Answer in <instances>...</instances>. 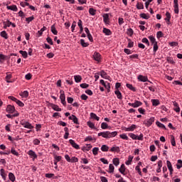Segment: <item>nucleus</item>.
<instances>
[{
	"label": "nucleus",
	"mask_w": 182,
	"mask_h": 182,
	"mask_svg": "<svg viewBox=\"0 0 182 182\" xmlns=\"http://www.w3.org/2000/svg\"><path fill=\"white\" fill-rule=\"evenodd\" d=\"M166 166L168 167V170H169L170 175L171 176L173 174V171H174V169H173V165H171V162H170V161H166Z\"/></svg>",
	"instance_id": "14"
},
{
	"label": "nucleus",
	"mask_w": 182,
	"mask_h": 182,
	"mask_svg": "<svg viewBox=\"0 0 182 182\" xmlns=\"http://www.w3.org/2000/svg\"><path fill=\"white\" fill-rule=\"evenodd\" d=\"M105 87V89H107V93H109V92H110V82H107Z\"/></svg>",
	"instance_id": "64"
},
{
	"label": "nucleus",
	"mask_w": 182,
	"mask_h": 182,
	"mask_svg": "<svg viewBox=\"0 0 182 182\" xmlns=\"http://www.w3.org/2000/svg\"><path fill=\"white\" fill-rule=\"evenodd\" d=\"M10 151H11V154H13L14 156H16V157H19V152L17 151L16 150H15V148L11 147Z\"/></svg>",
	"instance_id": "25"
},
{
	"label": "nucleus",
	"mask_w": 182,
	"mask_h": 182,
	"mask_svg": "<svg viewBox=\"0 0 182 182\" xmlns=\"http://www.w3.org/2000/svg\"><path fill=\"white\" fill-rule=\"evenodd\" d=\"M129 137L132 139V140H143L144 135L143 134H140L139 136L133 134V133H129Z\"/></svg>",
	"instance_id": "4"
},
{
	"label": "nucleus",
	"mask_w": 182,
	"mask_h": 182,
	"mask_svg": "<svg viewBox=\"0 0 182 182\" xmlns=\"http://www.w3.org/2000/svg\"><path fill=\"white\" fill-rule=\"evenodd\" d=\"M102 32L107 36H110V35H112V31H110V29L107 28H103Z\"/></svg>",
	"instance_id": "20"
},
{
	"label": "nucleus",
	"mask_w": 182,
	"mask_h": 182,
	"mask_svg": "<svg viewBox=\"0 0 182 182\" xmlns=\"http://www.w3.org/2000/svg\"><path fill=\"white\" fill-rule=\"evenodd\" d=\"M9 178L11 182H15L16 178L15 175L13 173L10 172L9 173Z\"/></svg>",
	"instance_id": "31"
},
{
	"label": "nucleus",
	"mask_w": 182,
	"mask_h": 182,
	"mask_svg": "<svg viewBox=\"0 0 182 182\" xmlns=\"http://www.w3.org/2000/svg\"><path fill=\"white\" fill-rule=\"evenodd\" d=\"M128 46L127 48H133L134 46V42L132 41L131 39H128Z\"/></svg>",
	"instance_id": "56"
},
{
	"label": "nucleus",
	"mask_w": 182,
	"mask_h": 182,
	"mask_svg": "<svg viewBox=\"0 0 182 182\" xmlns=\"http://www.w3.org/2000/svg\"><path fill=\"white\" fill-rule=\"evenodd\" d=\"M69 143H70V144H71L72 147H73L76 150H79L80 149V146H79V144H76V142H75V140L70 139Z\"/></svg>",
	"instance_id": "9"
},
{
	"label": "nucleus",
	"mask_w": 182,
	"mask_h": 182,
	"mask_svg": "<svg viewBox=\"0 0 182 182\" xmlns=\"http://www.w3.org/2000/svg\"><path fill=\"white\" fill-rule=\"evenodd\" d=\"M0 175L1 176L2 178H4V180L6 179V174H5V169L4 168H1L0 170Z\"/></svg>",
	"instance_id": "34"
},
{
	"label": "nucleus",
	"mask_w": 182,
	"mask_h": 182,
	"mask_svg": "<svg viewBox=\"0 0 182 182\" xmlns=\"http://www.w3.org/2000/svg\"><path fill=\"white\" fill-rule=\"evenodd\" d=\"M28 154L33 160H35V159H38V155H36V153H35V151H33V150L32 149L28 151Z\"/></svg>",
	"instance_id": "11"
},
{
	"label": "nucleus",
	"mask_w": 182,
	"mask_h": 182,
	"mask_svg": "<svg viewBox=\"0 0 182 182\" xmlns=\"http://www.w3.org/2000/svg\"><path fill=\"white\" fill-rule=\"evenodd\" d=\"M151 103L153 106H159V105H160V101H159V100H151Z\"/></svg>",
	"instance_id": "48"
},
{
	"label": "nucleus",
	"mask_w": 182,
	"mask_h": 182,
	"mask_svg": "<svg viewBox=\"0 0 182 182\" xmlns=\"http://www.w3.org/2000/svg\"><path fill=\"white\" fill-rule=\"evenodd\" d=\"M119 173H121V174L124 175V173L126 171V166H124V164H122L120 168H119Z\"/></svg>",
	"instance_id": "28"
},
{
	"label": "nucleus",
	"mask_w": 182,
	"mask_h": 182,
	"mask_svg": "<svg viewBox=\"0 0 182 182\" xmlns=\"http://www.w3.org/2000/svg\"><path fill=\"white\" fill-rule=\"evenodd\" d=\"M141 43H146V45H147V46H150V42H149V39H147L146 38H142Z\"/></svg>",
	"instance_id": "51"
},
{
	"label": "nucleus",
	"mask_w": 182,
	"mask_h": 182,
	"mask_svg": "<svg viewBox=\"0 0 182 182\" xmlns=\"http://www.w3.org/2000/svg\"><path fill=\"white\" fill-rule=\"evenodd\" d=\"M89 14H91L92 16H95V15H96V10H95L93 8H90L89 9Z\"/></svg>",
	"instance_id": "50"
},
{
	"label": "nucleus",
	"mask_w": 182,
	"mask_h": 182,
	"mask_svg": "<svg viewBox=\"0 0 182 182\" xmlns=\"http://www.w3.org/2000/svg\"><path fill=\"white\" fill-rule=\"evenodd\" d=\"M74 79L76 83H80L82 82V76L80 75H75Z\"/></svg>",
	"instance_id": "30"
},
{
	"label": "nucleus",
	"mask_w": 182,
	"mask_h": 182,
	"mask_svg": "<svg viewBox=\"0 0 182 182\" xmlns=\"http://www.w3.org/2000/svg\"><path fill=\"white\" fill-rule=\"evenodd\" d=\"M127 33L129 36H133V29L128 28L127 31Z\"/></svg>",
	"instance_id": "63"
},
{
	"label": "nucleus",
	"mask_w": 182,
	"mask_h": 182,
	"mask_svg": "<svg viewBox=\"0 0 182 182\" xmlns=\"http://www.w3.org/2000/svg\"><path fill=\"white\" fill-rule=\"evenodd\" d=\"M126 86H127V87H128V89L129 90H132V92H136V88L134 87H133V85H132V84H127Z\"/></svg>",
	"instance_id": "45"
},
{
	"label": "nucleus",
	"mask_w": 182,
	"mask_h": 182,
	"mask_svg": "<svg viewBox=\"0 0 182 182\" xmlns=\"http://www.w3.org/2000/svg\"><path fill=\"white\" fill-rule=\"evenodd\" d=\"M80 44L83 48H87L89 46V43H86L83 39L80 40Z\"/></svg>",
	"instance_id": "43"
},
{
	"label": "nucleus",
	"mask_w": 182,
	"mask_h": 182,
	"mask_svg": "<svg viewBox=\"0 0 182 182\" xmlns=\"http://www.w3.org/2000/svg\"><path fill=\"white\" fill-rule=\"evenodd\" d=\"M60 100H66V96L65 95V91H63V90H61L60 91Z\"/></svg>",
	"instance_id": "29"
},
{
	"label": "nucleus",
	"mask_w": 182,
	"mask_h": 182,
	"mask_svg": "<svg viewBox=\"0 0 182 182\" xmlns=\"http://www.w3.org/2000/svg\"><path fill=\"white\" fill-rule=\"evenodd\" d=\"M16 105H18V106H19L20 107H23V106H25V104H23V102H22L21 100H17V101L16 102Z\"/></svg>",
	"instance_id": "62"
},
{
	"label": "nucleus",
	"mask_w": 182,
	"mask_h": 182,
	"mask_svg": "<svg viewBox=\"0 0 182 182\" xmlns=\"http://www.w3.org/2000/svg\"><path fill=\"white\" fill-rule=\"evenodd\" d=\"M136 9H144V5H143V3L141 2H138L136 4Z\"/></svg>",
	"instance_id": "40"
},
{
	"label": "nucleus",
	"mask_w": 182,
	"mask_h": 182,
	"mask_svg": "<svg viewBox=\"0 0 182 182\" xmlns=\"http://www.w3.org/2000/svg\"><path fill=\"white\" fill-rule=\"evenodd\" d=\"M90 117L92 119H95V120H97V122H99V120H100V117H97V115H96V114L91 112L90 113Z\"/></svg>",
	"instance_id": "32"
},
{
	"label": "nucleus",
	"mask_w": 182,
	"mask_h": 182,
	"mask_svg": "<svg viewBox=\"0 0 182 182\" xmlns=\"http://www.w3.org/2000/svg\"><path fill=\"white\" fill-rule=\"evenodd\" d=\"M182 168V160L181 159H178L177 161V164H176V168L178 170H180V168Z\"/></svg>",
	"instance_id": "36"
},
{
	"label": "nucleus",
	"mask_w": 182,
	"mask_h": 182,
	"mask_svg": "<svg viewBox=\"0 0 182 182\" xmlns=\"http://www.w3.org/2000/svg\"><path fill=\"white\" fill-rule=\"evenodd\" d=\"M173 110L174 112H176V113H180V106L178 105V103L176 102H173Z\"/></svg>",
	"instance_id": "17"
},
{
	"label": "nucleus",
	"mask_w": 182,
	"mask_h": 182,
	"mask_svg": "<svg viewBox=\"0 0 182 182\" xmlns=\"http://www.w3.org/2000/svg\"><path fill=\"white\" fill-rule=\"evenodd\" d=\"M98 153H99L98 147H95L92 149V154H94V156H97Z\"/></svg>",
	"instance_id": "52"
},
{
	"label": "nucleus",
	"mask_w": 182,
	"mask_h": 182,
	"mask_svg": "<svg viewBox=\"0 0 182 182\" xmlns=\"http://www.w3.org/2000/svg\"><path fill=\"white\" fill-rule=\"evenodd\" d=\"M20 124H21V126H23V127H24L25 129H29L30 130H31V129H33L34 127L32 124L26 120H21L20 122Z\"/></svg>",
	"instance_id": "2"
},
{
	"label": "nucleus",
	"mask_w": 182,
	"mask_h": 182,
	"mask_svg": "<svg viewBox=\"0 0 182 182\" xmlns=\"http://www.w3.org/2000/svg\"><path fill=\"white\" fill-rule=\"evenodd\" d=\"M108 173H114V166H113V164H110L109 165Z\"/></svg>",
	"instance_id": "41"
},
{
	"label": "nucleus",
	"mask_w": 182,
	"mask_h": 182,
	"mask_svg": "<svg viewBox=\"0 0 182 182\" xmlns=\"http://www.w3.org/2000/svg\"><path fill=\"white\" fill-rule=\"evenodd\" d=\"M153 123H154V117H153L144 121V124H145L146 127H150Z\"/></svg>",
	"instance_id": "5"
},
{
	"label": "nucleus",
	"mask_w": 182,
	"mask_h": 182,
	"mask_svg": "<svg viewBox=\"0 0 182 182\" xmlns=\"http://www.w3.org/2000/svg\"><path fill=\"white\" fill-rule=\"evenodd\" d=\"M136 124H132L128 127H124L123 130L124 132H134L136 130Z\"/></svg>",
	"instance_id": "7"
},
{
	"label": "nucleus",
	"mask_w": 182,
	"mask_h": 182,
	"mask_svg": "<svg viewBox=\"0 0 182 182\" xmlns=\"http://www.w3.org/2000/svg\"><path fill=\"white\" fill-rule=\"evenodd\" d=\"M149 39L150 42L152 43V45L157 43V41H156V38H154V36H149Z\"/></svg>",
	"instance_id": "33"
},
{
	"label": "nucleus",
	"mask_w": 182,
	"mask_h": 182,
	"mask_svg": "<svg viewBox=\"0 0 182 182\" xmlns=\"http://www.w3.org/2000/svg\"><path fill=\"white\" fill-rule=\"evenodd\" d=\"M6 112L8 113H14L15 112V107L12 105H7L6 108Z\"/></svg>",
	"instance_id": "16"
},
{
	"label": "nucleus",
	"mask_w": 182,
	"mask_h": 182,
	"mask_svg": "<svg viewBox=\"0 0 182 182\" xmlns=\"http://www.w3.org/2000/svg\"><path fill=\"white\" fill-rule=\"evenodd\" d=\"M100 75L101 77H102L103 79H107V80H110V76L107 75V73L105 72V70L100 71Z\"/></svg>",
	"instance_id": "12"
},
{
	"label": "nucleus",
	"mask_w": 182,
	"mask_h": 182,
	"mask_svg": "<svg viewBox=\"0 0 182 182\" xmlns=\"http://www.w3.org/2000/svg\"><path fill=\"white\" fill-rule=\"evenodd\" d=\"M143 105V102L139 101V100H135L134 103L129 102L128 103V106H130L131 107H140Z\"/></svg>",
	"instance_id": "6"
},
{
	"label": "nucleus",
	"mask_w": 182,
	"mask_h": 182,
	"mask_svg": "<svg viewBox=\"0 0 182 182\" xmlns=\"http://www.w3.org/2000/svg\"><path fill=\"white\" fill-rule=\"evenodd\" d=\"M101 129H102V130H106V129H109V125L106 122H102L101 124Z\"/></svg>",
	"instance_id": "44"
},
{
	"label": "nucleus",
	"mask_w": 182,
	"mask_h": 182,
	"mask_svg": "<svg viewBox=\"0 0 182 182\" xmlns=\"http://www.w3.org/2000/svg\"><path fill=\"white\" fill-rule=\"evenodd\" d=\"M173 4L174 13L178 14V0H173Z\"/></svg>",
	"instance_id": "13"
},
{
	"label": "nucleus",
	"mask_w": 182,
	"mask_h": 182,
	"mask_svg": "<svg viewBox=\"0 0 182 182\" xmlns=\"http://www.w3.org/2000/svg\"><path fill=\"white\" fill-rule=\"evenodd\" d=\"M102 151H109V146L107 145H102L101 146Z\"/></svg>",
	"instance_id": "53"
},
{
	"label": "nucleus",
	"mask_w": 182,
	"mask_h": 182,
	"mask_svg": "<svg viewBox=\"0 0 182 182\" xmlns=\"http://www.w3.org/2000/svg\"><path fill=\"white\" fill-rule=\"evenodd\" d=\"M103 21L105 25H110V21L109 20V14H105L103 15Z\"/></svg>",
	"instance_id": "15"
},
{
	"label": "nucleus",
	"mask_w": 182,
	"mask_h": 182,
	"mask_svg": "<svg viewBox=\"0 0 182 182\" xmlns=\"http://www.w3.org/2000/svg\"><path fill=\"white\" fill-rule=\"evenodd\" d=\"M97 136L99 137H100V136H102V137H103L104 139H112V138L116 137V136H117V131H114L112 132H110L109 131L102 132L98 133Z\"/></svg>",
	"instance_id": "1"
},
{
	"label": "nucleus",
	"mask_w": 182,
	"mask_h": 182,
	"mask_svg": "<svg viewBox=\"0 0 182 182\" xmlns=\"http://www.w3.org/2000/svg\"><path fill=\"white\" fill-rule=\"evenodd\" d=\"M140 17L142 18V19H149V18H150V16H149V15L142 13L140 14Z\"/></svg>",
	"instance_id": "57"
},
{
	"label": "nucleus",
	"mask_w": 182,
	"mask_h": 182,
	"mask_svg": "<svg viewBox=\"0 0 182 182\" xmlns=\"http://www.w3.org/2000/svg\"><path fill=\"white\" fill-rule=\"evenodd\" d=\"M132 161H133V156H129L128 160L125 162V164H127V166H130V164H132Z\"/></svg>",
	"instance_id": "35"
},
{
	"label": "nucleus",
	"mask_w": 182,
	"mask_h": 182,
	"mask_svg": "<svg viewBox=\"0 0 182 182\" xmlns=\"http://www.w3.org/2000/svg\"><path fill=\"white\" fill-rule=\"evenodd\" d=\"M8 58V56L0 53V63H4V62H5V60H6V59Z\"/></svg>",
	"instance_id": "23"
},
{
	"label": "nucleus",
	"mask_w": 182,
	"mask_h": 182,
	"mask_svg": "<svg viewBox=\"0 0 182 182\" xmlns=\"http://www.w3.org/2000/svg\"><path fill=\"white\" fill-rule=\"evenodd\" d=\"M120 139H122L123 140H129V136H127V134H122L119 135Z\"/></svg>",
	"instance_id": "55"
},
{
	"label": "nucleus",
	"mask_w": 182,
	"mask_h": 182,
	"mask_svg": "<svg viewBox=\"0 0 182 182\" xmlns=\"http://www.w3.org/2000/svg\"><path fill=\"white\" fill-rule=\"evenodd\" d=\"M69 120H72L75 124H79V119L75 114H72L68 117Z\"/></svg>",
	"instance_id": "10"
},
{
	"label": "nucleus",
	"mask_w": 182,
	"mask_h": 182,
	"mask_svg": "<svg viewBox=\"0 0 182 182\" xmlns=\"http://www.w3.org/2000/svg\"><path fill=\"white\" fill-rule=\"evenodd\" d=\"M170 19H171V14H170V12L166 11L165 21H168Z\"/></svg>",
	"instance_id": "54"
},
{
	"label": "nucleus",
	"mask_w": 182,
	"mask_h": 182,
	"mask_svg": "<svg viewBox=\"0 0 182 182\" xmlns=\"http://www.w3.org/2000/svg\"><path fill=\"white\" fill-rule=\"evenodd\" d=\"M110 151H116L117 153H119V151H120V148L119 146H113L110 149Z\"/></svg>",
	"instance_id": "42"
},
{
	"label": "nucleus",
	"mask_w": 182,
	"mask_h": 182,
	"mask_svg": "<svg viewBox=\"0 0 182 182\" xmlns=\"http://www.w3.org/2000/svg\"><path fill=\"white\" fill-rule=\"evenodd\" d=\"M54 159H55L54 161H57V163H58V162L60 161V160H62V156L55 155Z\"/></svg>",
	"instance_id": "60"
},
{
	"label": "nucleus",
	"mask_w": 182,
	"mask_h": 182,
	"mask_svg": "<svg viewBox=\"0 0 182 182\" xmlns=\"http://www.w3.org/2000/svg\"><path fill=\"white\" fill-rule=\"evenodd\" d=\"M7 9H9L10 11H14V12L18 11V7H16V6L15 5L7 6Z\"/></svg>",
	"instance_id": "24"
},
{
	"label": "nucleus",
	"mask_w": 182,
	"mask_h": 182,
	"mask_svg": "<svg viewBox=\"0 0 182 182\" xmlns=\"http://www.w3.org/2000/svg\"><path fill=\"white\" fill-rule=\"evenodd\" d=\"M11 77H12V75L11 74H8L6 76V81L7 82V83H12V81H11Z\"/></svg>",
	"instance_id": "47"
},
{
	"label": "nucleus",
	"mask_w": 182,
	"mask_h": 182,
	"mask_svg": "<svg viewBox=\"0 0 182 182\" xmlns=\"http://www.w3.org/2000/svg\"><path fill=\"white\" fill-rule=\"evenodd\" d=\"M0 36H1V38H4V39H8V33L5 31L0 33Z\"/></svg>",
	"instance_id": "38"
},
{
	"label": "nucleus",
	"mask_w": 182,
	"mask_h": 182,
	"mask_svg": "<svg viewBox=\"0 0 182 182\" xmlns=\"http://www.w3.org/2000/svg\"><path fill=\"white\" fill-rule=\"evenodd\" d=\"M52 109L53 110H55V112H62V109L60 107H59V106H58L56 105H53L52 106Z\"/></svg>",
	"instance_id": "39"
},
{
	"label": "nucleus",
	"mask_w": 182,
	"mask_h": 182,
	"mask_svg": "<svg viewBox=\"0 0 182 182\" xmlns=\"http://www.w3.org/2000/svg\"><path fill=\"white\" fill-rule=\"evenodd\" d=\"M20 5L23 8H25V6H29V3H28L26 1H21V2H20Z\"/></svg>",
	"instance_id": "61"
},
{
	"label": "nucleus",
	"mask_w": 182,
	"mask_h": 182,
	"mask_svg": "<svg viewBox=\"0 0 182 182\" xmlns=\"http://www.w3.org/2000/svg\"><path fill=\"white\" fill-rule=\"evenodd\" d=\"M3 24H4V29H6V28H9V26H11V22L7 19L5 21H3Z\"/></svg>",
	"instance_id": "19"
},
{
	"label": "nucleus",
	"mask_w": 182,
	"mask_h": 182,
	"mask_svg": "<svg viewBox=\"0 0 182 182\" xmlns=\"http://www.w3.org/2000/svg\"><path fill=\"white\" fill-rule=\"evenodd\" d=\"M135 170L136 171H137V173H139V176H143V173H141V169H140L139 166H136L135 167Z\"/></svg>",
	"instance_id": "58"
},
{
	"label": "nucleus",
	"mask_w": 182,
	"mask_h": 182,
	"mask_svg": "<svg viewBox=\"0 0 182 182\" xmlns=\"http://www.w3.org/2000/svg\"><path fill=\"white\" fill-rule=\"evenodd\" d=\"M114 94L116 95L117 99L122 100L123 99V96L122 95V92H119V90L114 91Z\"/></svg>",
	"instance_id": "22"
},
{
	"label": "nucleus",
	"mask_w": 182,
	"mask_h": 182,
	"mask_svg": "<svg viewBox=\"0 0 182 182\" xmlns=\"http://www.w3.org/2000/svg\"><path fill=\"white\" fill-rule=\"evenodd\" d=\"M93 58L94 59L97 61V62H100V59H101V55L100 53H94L93 54Z\"/></svg>",
	"instance_id": "18"
},
{
	"label": "nucleus",
	"mask_w": 182,
	"mask_h": 182,
	"mask_svg": "<svg viewBox=\"0 0 182 182\" xmlns=\"http://www.w3.org/2000/svg\"><path fill=\"white\" fill-rule=\"evenodd\" d=\"M156 126H158V127H160L161 129H166V126H165L164 124H161V122L157 121V122H156Z\"/></svg>",
	"instance_id": "46"
},
{
	"label": "nucleus",
	"mask_w": 182,
	"mask_h": 182,
	"mask_svg": "<svg viewBox=\"0 0 182 182\" xmlns=\"http://www.w3.org/2000/svg\"><path fill=\"white\" fill-rule=\"evenodd\" d=\"M112 163L116 167H117V166L120 164V159H119V158H114L112 159Z\"/></svg>",
	"instance_id": "27"
},
{
	"label": "nucleus",
	"mask_w": 182,
	"mask_h": 182,
	"mask_svg": "<svg viewBox=\"0 0 182 182\" xmlns=\"http://www.w3.org/2000/svg\"><path fill=\"white\" fill-rule=\"evenodd\" d=\"M19 53H21V55H22V56H23V58H24V59H26V58H28V53L26 51L20 50Z\"/></svg>",
	"instance_id": "49"
},
{
	"label": "nucleus",
	"mask_w": 182,
	"mask_h": 182,
	"mask_svg": "<svg viewBox=\"0 0 182 182\" xmlns=\"http://www.w3.org/2000/svg\"><path fill=\"white\" fill-rule=\"evenodd\" d=\"M65 159L68 163H77V161H79V159H77V157L73 156L70 159V156H69L68 154L65 155Z\"/></svg>",
	"instance_id": "3"
},
{
	"label": "nucleus",
	"mask_w": 182,
	"mask_h": 182,
	"mask_svg": "<svg viewBox=\"0 0 182 182\" xmlns=\"http://www.w3.org/2000/svg\"><path fill=\"white\" fill-rule=\"evenodd\" d=\"M87 124L88 127H90V129H95V124H93V122H92L90 121H88L87 122Z\"/></svg>",
	"instance_id": "59"
},
{
	"label": "nucleus",
	"mask_w": 182,
	"mask_h": 182,
	"mask_svg": "<svg viewBox=\"0 0 182 182\" xmlns=\"http://www.w3.org/2000/svg\"><path fill=\"white\" fill-rule=\"evenodd\" d=\"M51 32L53 33V35H58V30H56V27L55 26V24L51 26Z\"/></svg>",
	"instance_id": "37"
},
{
	"label": "nucleus",
	"mask_w": 182,
	"mask_h": 182,
	"mask_svg": "<svg viewBox=\"0 0 182 182\" xmlns=\"http://www.w3.org/2000/svg\"><path fill=\"white\" fill-rule=\"evenodd\" d=\"M137 79L139 82H149L150 83H151V82H150V80H149V78L147 77V76H144L142 75H139L138 76Z\"/></svg>",
	"instance_id": "8"
},
{
	"label": "nucleus",
	"mask_w": 182,
	"mask_h": 182,
	"mask_svg": "<svg viewBox=\"0 0 182 182\" xmlns=\"http://www.w3.org/2000/svg\"><path fill=\"white\" fill-rule=\"evenodd\" d=\"M19 95L21 97H24L25 99H26V97H28L29 96V92L27 90H25L23 92H21Z\"/></svg>",
	"instance_id": "21"
},
{
	"label": "nucleus",
	"mask_w": 182,
	"mask_h": 182,
	"mask_svg": "<svg viewBox=\"0 0 182 182\" xmlns=\"http://www.w3.org/2000/svg\"><path fill=\"white\" fill-rule=\"evenodd\" d=\"M92 145L91 144H87L86 146H83L82 148V151H89L90 149H92Z\"/></svg>",
	"instance_id": "26"
}]
</instances>
